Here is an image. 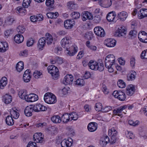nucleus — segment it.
<instances>
[{
  "label": "nucleus",
  "instance_id": "nucleus-52",
  "mask_svg": "<svg viewBox=\"0 0 147 147\" xmlns=\"http://www.w3.org/2000/svg\"><path fill=\"white\" fill-rule=\"evenodd\" d=\"M135 29L132 30L129 32V34L131 36L132 38L135 37L137 34V32Z\"/></svg>",
  "mask_w": 147,
  "mask_h": 147
},
{
  "label": "nucleus",
  "instance_id": "nucleus-38",
  "mask_svg": "<svg viewBox=\"0 0 147 147\" xmlns=\"http://www.w3.org/2000/svg\"><path fill=\"white\" fill-rule=\"evenodd\" d=\"M67 6L69 9H75L77 6V4L74 1H70L67 3Z\"/></svg>",
  "mask_w": 147,
  "mask_h": 147
},
{
  "label": "nucleus",
  "instance_id": "nucleus-8",
  "mask_svg": "<svg viewBox=\"0 0 147 147\" xmlns=\"http://www.w3.org/2000/svg\"><path fill=\"white\" fill-rule=\"evenodd\" d=\"M94 30L95 34L98 36L103 37L105 35V32L104 29L101 27H95Z\"/></svg>",
  "mask_w": 147,
  "mask_h": 147
},
{
  "label": "nucleus",
  "instance_id": "nucleus-42",
  "mask_svg": "<svg viewBox=\"0 0 147 147\" xmlns=\"http://www.w3.org/2000/svg\"><path fill=\"white\" fill-rule=\"evenodd\" d=\"M131 74L127 76V80L128 81H132L134 80L136 78V73L135 71H132Z\"/></svg>",
  "mask_w": 147,
  "mask_h": 147
},
{
  "label": "nucleus",
  "instance_id": "nucleus-21",
  "mask_svg": "<svg viewBox=\"0 0 147 147\" xmlns=\"http://www.w3.org/2000/svg\"><path fill=\"white\" fill-rule=\"evenodd\" d=\"M97 124L94 122H91L88 125V129L90 132H94L97 129Z\"/></svg>",
  "mask_w": 147,
  "mask_h": 147
},
{
  "label": "nucleus",
  "instance_id": "nucleus-44",
  "mask_svg": "<svg viewBox=\"0 0 147 147\" xmlns=\"http://www.w3.org/2000/svg\"><path fill=\"white\" fill-rule=\"evenodd\" d=\"M32 0H24L22 5L23 7L25 8H27L30 5Z\"/></svg>",
  "mask_w": 147,
  "mask_h": 147
},
{
  "label": "nucleus",
  "instance_id": "nucleus-61",
  "mask_svg": "<svg viewBox=\"0 0 147 147\" xmlns=\"http://www.w3.org/2000/svg\"><path fill=\"white\" fill-rule=\"evenodd\" d=\"M66 130L67 131V134L68 135H73L74 131L72 128L67 127Z\"/></svg>",
  "mask_w": 147,
  "mask_h": 147
},
{
  "label": "nucleus",
  "instance_id": "nucleus-56",
  "mask_svg": "<svg viewBox=\"0 0 147 147\" xmlns=\"http://www.w3.org/2000/svg\"><path fill=\"white\" fill-rule=\"evenodd\" d=\"M108 61H105V65L106 68L110 67H111L113 66L115 64V62H108Z\"/></svg>",
  "mask_w": 147,
  "mask_h": 147
},
{
  "label": "nucleus",
  "instance_id": "nucleus-49",
  "mask_svg": "<svg viewBox=\"0 0 147 147\" xmlns=\"http://www.w3.org/2000/svg\"><path fill=\"white\" fill-rule=\"evenodd\" d=\"M76 84L81 86H82L84 84V80L81 79H78L76 80Z\"/></svg>",
  "mask_w": 147,
  "mask_h": 147
},
{
  "label": "nucleus",
  "instance_id": "nucleus-12",
  "mask_svg": "<svg viewBox=\"0 0 147 147\" xmlns=\"http://www.w3.org/2000/svg\"><path fill=\"white\" fill-rule=\"evenodd\" d=\"M73 140L71 138H68V139H64L61 142V147H70L72 144Z\"/></svg>",
  "mask_w": 147,
  "mask_h": 147
},
{
  "label": "nucleus",
  "instance_id": "nucleus-57",
  "mask_svg": "<svg viewBox=\"0 0 147 147\" xmlns=\"http://www.w3.org/2000/svg\"><path fill=\"white\" fill-rule=\"evenodd\" d=\"M42 75V73L38 71H35L33 73V76L36 78H39Z\"/></svg>",
  "mask_w": 147,
  "mask_h": 147
},
{
  "label": "nucleus",
  "instance_id": "nucleus-43",
  "mask_svg": "<svg viewBox=\"0 0 147 147\" xmlns=\"http://www.w3.org/2000/svg\"><path fill=\"white\" fill-rule=\"evenodd\" d=\"M70 118L71 121L72 120H76L78 118V115L77 114L74 112H73L69 114Z\"/></svg>",
  "mask_w": 147,
  "mask_h": 147
},
{
  "label": "nucleus",
  "instance_id": "nucleus-18",
  "mask_svg": "<svg viewBox=\"0 0 147 147\" xmlns=\"http://www.w3.org/2000/svg\"><path fill=\"white\" fill-rule=\"evenodd\" d=\"M33 111L34 110L32 108V105H31L30 106H27L24 112L26 116L29 117L32 116V113Z\"/></svg>",
  "mask_w": 147,
  "mask_h": 147
},
{
  "label": "nucleus",
  "instance_id": "nucleus-7",
  "mask_svg": "<svg viewBox=\"0 0 147 147\" xmlns=\"http://www.w3.org/2000/svg\"><path fill=\"white\" fill-rule=\"evenodd\" d=\"M32 108L35 112H38L40 111H45L47 109V108L40 104H36L32 105Z\"/></svg>",
  "mask_w": 147,
  "mask_h": 147
},
{
  "label": "nucleus",
  "instance_id": "nucleus-16",
  "mask_svg": "<svg viewBox=\"0 0 147 147\" xmlns=\"http://www.w3.org/2000/svg\"><path fill=\"white\" fill-rule=\"evenodd\" d=\"M33 139L36 143L42 142L43 138L41 133L35 134L33 136Z\"/></svg>",
  "mask_w": 147,
  "mask_h": 147
},
{
  "label": "nucleus",
  "instance_id": "nucleus-5",
  "mask_svg": "<svg viewBox=\"0 0 147 147\" xmlns=\"http://www.w3.org/2000/svg\"><path fill=\"white\" fill-rule=\"evenodd\" d=\"M127 32L125 27L123 26H120L116 31L115 36L116 37H121L124 36Z\"/></svg>",
  "mask_w": 147,
  "mask_h": 147
},
{
  "label": "nucleus",
  "instance_id": "nucleus-19",
  "mask_svg": "<svg viewBox=\"0 0 147 147\" xmlns=\"http://www.w3.org/2000/svg\"><path fill=\"white\" fill-rule=\"evenodd\" d=\"M127 16V13L126 12L122 11L118 13L117 17L118 19H119L121 21H124L126 19Z\"/></svg>",
  "mask_w": 147,
  "mask_h": 147
},
{
  "label": "nucleus",
  "instance_id": "nucleus-2",
  "mask_svg": "<svg viewBox=\"0 0 147 147\" xmlns=\"http://www.w3.org/2000/svg\"><path fill=\"white\" fill-rule=\"evenodd\" d=\"M47 70L54 79L56 78L58 76L59 74V70L55 66L53 65L49 66L47 67Z\"/></svg>",
  "mask_w": 147,
  "mask_h": 147
},
{
  "label": "nucleus",
  "instance_id": "nucleus-11",
  "mask_svg": "<svg viewBox=\"0 0 147 147\" xmlns=\"http://www.w3.org/2000/svg\"><path fill=\"white\" fill-rule=\"evenodd\" d=\"M99 5L104 7H108L112 4L111 0H100L98 1Z\"/></svg>",
  "mask_w": 147,
  "mask_h": 147
},
{
  "label": "nucleus",
  "instance_id": "nucleus-28",
  "mask_svg": "<svg viewBox=\"0 0 147 147\" xmlns=\"http://www.w3.org/2000/svg\"><path fill=\"white\" fill-rule=\"evenodd\" d=\"M24 38L22 35L18 34L16 35L14 37V40L15 42L18 43L22 42L24 40Z\"/></svg>",
  "mask_w": 147,
  "mask_h": 147
},
{
  "label": "nucleus",
  "instance_id": "nucleus-32",
  "mask_svg": "<svg viewBox=\"0 0 147 147\" xmlns=\"http://www.w3.org/2000/svg\"><path fill=\"white\" fill-rule=\"evenodd\" d=\"M51 121L54 123H59L61 121L60 117L58 115H54L51 118Z\"/></svg>",
  "mask_w": 147,
  "mask_h": 147
},
{
  "label": "nucleus",
  "instance_id": "nucleus-34",
  "mask_svg": "<svg viewBox=\"0 0 147 147\" xmlns=\"http://www.w3.org/2000/svg\"><path fill=\"white\" fill-rule=\"evenodd\" d=\"M24 68V63L22 61H20L18 62L16 65V68L17 70L20 72Z\"/></svg>",
  "mask_w": 147,
  "mask_h": 147
},
{
  "label": "nucleus",
  "instance_id": "nucleus-45",
  "mask_svg": "<svg viewBox=\"0 0 147 147\" xmlns=\"http://www.w3.org/2000/svg\"><path fill=\"white\" fill-rule=\"evenodd\" d=\"M96 70H98L100 71H102L104 69V64L103 63H100L99 65L97 63V64L96 66Z\"/></svg>",
  "mask_w": 147,
  "mask_h": 147
},
{
  "label": "nucleus",
  "instance_id": "nucleus-31",
  "mask_svg": "<svg viewBox=\"0 0 147 147\" xmlns=\"http://www.w3.org/2000/svg\"><path fill=\"white\" fill-rule=\"evenodd\" d=\"M46 39L44 37L40 38L38 41V47L39 49H41L45 46L46 43Z\"/></svg>",
  "mask_w": 147,
  "mask_h": 147
},
{
  "label": "nucleus",
  "instance_id": "nucleus-37",
  "mask_svg": "<svg viewBox=\"0 0 147 147\" xmlns=\"http://www.w3.org/2000/svg\"><path fill=\"white\" fill-rule=\"evenodd\" d=\"M7 83V78L5 77H3L0 81V88L3 89Z\"/></svg>",
  "mask_w": 147,
  "mask_h": 147
},
{
  "label": "nucleus",
  "instance_id": "nucleus-6",
  "mask_svg": "<svg viewBox=\"0 0 147 147\" xmlns=\"http://www.w3.org/2000/svg\"><path fill=\"white\" fill-rule=\"evenodd\" d=\"M113 95L115 98H117L121 101H124L126 98L125 94L121 91H114L113 92Z\"/></svg>",
  "mask_w": 147,
  "mask_h": 147
},
{
  "label": "nucleus",
  "instance_id": "nucleus-33",
  "mask_svg": "<svg viewBox=\"0 0 147 147\" xmlns=\"http://www.w3.org/2000/svg\"><path fill=\"white\" fill-rule=\"evenodd\" d=\"M18 95L21 98L26 100L28 94H27V92L26 90H20L19 92Z\"/></svg>",
  "mask_w": 147,
  "mask_h": 147
},
{
  "label": "nucleus",
  "instance_id": "nucleus-36",
  "mask_svg": "<svg viewBox=\"0 0 147 147\" xmlns=\"http://www.w3.org/2000/svg\"><path fill=\"white\" fill-rule=\"evenodd\" d=\"M6 124L9 125H13L14 124V120L12 117L9 115L7 116L5 119Z\"/></svg>",
  "mask_w": 147,
  "mask_h": 147
},
{
  "label": "nucleus",
  "instance_id": "nucleus-35",
  "mask_svg": "<svg viewBox=\"0 0 147 147\" xmlns=\"http://www.w3.org/2000/svg\"><path fill=\"white\" fill-rule=\"evenodd\" d=\"M97 64V63L92 60H91L88 63V66L91 69L96 70V66Z\"/></svg>",
  "mask_w": 147,
  "mask_h": 147
},
{
  "label": "nucleus",
  "instance_id": "nucleus-4",
  "mask_svg": "<svg viewBox=\"0 0 147 147\" xmlns=\"http://www.w3.org/2000/svg\"><path fill=\"white\" fill-rule=\"evenodd\" d=\"M108 135L111 138L110 143L114 144L116 142V137L117 135V131L114 127H112L109 130Z\"/></svg>",
  "mask_w": 147,
  "mask_h": 147
},
{
  "label": "nucleus",
  "instance_id": "nucleus-51",
  "mask_svg": "<svg viewBox=\"0 0 147 147\" xmlns=\"http://www.w3.org/2000/svg\"><path fill=\"white\" fill-rule=\"evenodd\" d=\"M17 31L18 33L22 34L24 32L25 28L24 26H19L17 28Z\"/></svg>",
  "mask_w": 147,
  "mask_h": 147
},
{
  "label": "nucleus",
  "instance_id": "nucleus-1",
  "mask_svg": "<svg viewBox=\"0 0 147 147\" xmlns=\"http://www.w3.org/2000/svg\"><path fill=\"white\" fill-rule=\"evenodd\" d=\"M44 99L46 103L49 104H54L57 101L55 96L50 92L47 93L45 94Z\"/></svg>",
  "mask_w": 147,
  "mask_h": 147
},
{
  "label": "nucleus",
  "instance_id": "nucleus-53",
  "mask_svg": "<svg viewBox=\"0 0 147 147\" xmlns=\"http://www.w3.org/2000/svg\"><path fill=\"white\" fill-rule=\"evenodd\" d=\"M100 17L99 15H96L95 16L93 19L94 22L96 23H98L100 21Z\"/></svg>",
  "mask_w": 147,
  "mask_h": 147
},
{
  "label": "nucleus",
  "instance_id": "nucleus-23",
  "mask_svg": "<svg viewBox=\"0 0 147 147\" xmlns=\"http://www.w3.org/2000/svg\"><path fill=\"white\" fill-rule=\"evenodd\" d=\"M3 101L6 104L10 103L12 100V97L10 95L6 94L3 96Z\"/></svg>",
  "mask_w": 147,
  "mask_h": 147
},
{
  "label": "nucleus",
  "instance_id": "nucleus-13",
  "mask_svg": "<svg viewBox=\"0 0 147 147\" xmlns=\"http://www.w3.org/2000/svg\"><path fill=\"white\" fill-rule=\"evenodd\" d=\"M31 78L30 70L28 69L26 70L25 71L23 76L24 81L26 82H28L30 81Z\"/></svg>",
  "mask_w": 147,
  "mask_h": 147
},
{
  "label": "nucleus",
  "instance_id": "nucleus-10",
  "mask_svg": "<svg viewBox=\"0 0 147 147\" xmlns=\"http://www.w3.org/2000/svg\"><path fill=\"white\" fill-rule=\"evenodd\" d=\"M104 43L108 47H112L116 45V41L112 38H108L106 39Z\"/></svg>",
  "mask_w": 147,
  "mask_h": 147
},
{
  "label": "nucleus",
  "instance_id": "nucleus-39",
  "mask_svg": "<svg viewBox=\"0 0 147 147\" xmlns=\"http://www.w3.org/2000/svg\"><path fill=\"white\" fill-rule=\"evenodd\" d=\"M54 0H46V5L47 7L50 8V9H52L54 8L53 5Z\"/></svg>",
  "mask_w": 147,
  "mask_h": 147
},
{
  "label": "nucleus",
  "instance_id": "nucleus-50",
  "mask_svg": "<svg viewBox=\"0 0 147 147\" xmlns=\"http://www.w3.org/2000/svg\"><path fill=\"white\" fill-rule=\"evenodd\" d=\"M138 37L140 41L143 42L147 43V34L146 35L141 36V38L138 36Z\"/></svg>",
  "mask_w": 147,
  "mask_h": 147
},
{
  "label": "nucleus",
  "instance_id": "nucleus-58",
  "mask_svg": "<svg viewBox=\"0 0 147 147\" xmlns=\"http://www.w3.org/2000/svg\"><path fill=\"white\" fill-rule=\"evenodd\" d=\"M112 110V107L110 106H107L102 108V112L106 113Z\"/></svg>",
  "mask_w": 147,
  "mask_h": 147
},
{
  "label": "nucleus",
  "instance_id": "nucleus-14",
  "mask_svg": "<svg viewBox=\"0 0 147 147\" xmlns=\"http://www.w3.org/2000/svg\"><path fill=\"white\" fill-rule=\"evenodd\" d=\"M68 49H66L67 53L70 56H72L75 55L77 51V48L74 46H71L70 48L69 47Z\"/></svg>",
  "mask_w": 147,
  "mask_h": 147
},
{
  "label": "nucleus",
  "instance_id": "nucleus-22",
  "mask_svg": "<svg viewBox=\"0 0 147 147\" xmlns=\"http://www.w3.org/2000/svg\"><path fill=\"white\" fill-rule=\"evenodd\" d=\"M116 14L115 12L113 11L108 13L107 16V19L109 22H115V17Z\"/></svg>",
  "mask_w": 147,
  "mask_h": 147
},
{
  "label": "nucleus",
  "instance_id": "nucleus-41",
  "mask_svg": "<svg viewBox=\"0 0 147 147\" xmlns=\"http://www.w3.org/2000/svg\"><path fill=\"white\" fill-rule=\"evenodd\" d=\"M73 19H77L79 18L80 16V13L78 12H73L70 15Z\"/></svg>",
  "mask_w": 147,
  "mask_h": 147
},
{
  "label": "nucleus",
  "instance_id": "nucleus-25",
  "mask_svg": "<svg viewBox=\"0 0 147 147\" xmlns=\"http://www.w3.org/2000/svg\"><path fill=\"white\" fill-rule=\"evenodd\" d=\"M135 91L134 87L132 85L128 86L126 88V93L128 95L131 96Z\"/></svg>",
  "mask_w": 147,
  "mask_h": 147
},
{
  "label": "nucleus",
  "instance_id": "nucleus-47",
  "mask_svg": "<svg viewBox=\"0 0 147 147\" xmlns=\"http://www.w3.org/2000/svg\"><path fill=\"white\" fill-rule=\"evenodd\" d=\"M95 110L96 111H99L102 110V105L100 102L96 103L95 106Z\"/></svg>",
  "mask_w": 147,
  "mask_h": 147
},
{
  "label": "nucleus",
  "instance_id": "nucleus-59",
  "mask_svg": "<svg viewBox=\"0 0 147 147\" xmlns=\"http://www.w3.org/2000/svg\"><path fill=\"white\" fill-rule=\"evenodd\" d=\"M126 135L127 137L130 139H132L134 138V136L133 133L131 132L127 131L126 132Z\"/></svg>",
  "mask_w": 147,
  "mask_h": 147
},
{
  "label": "nucleus",
  "instance_id": "nucleus-62",
  "mask_svg": "<svg viewBox=\"0 0 147 147\" xmlns=\"http://www.w3.org/2000/svg\"><path fill=\"white\" fill-rule=\"evenodd\" d=\"M32 95H33V93L28 94L25 100L28 102H31L32 100Z\"/></svg>",
  "mask_w": 147,
  "mask_h": 147
},
{
  "label": "nucleus",
  "instance_id": "nucleus-55",
  "mask_svg": "<svg viewBox=\"0 0 147 147\" xmlns=\"http://www.w3.org/2000/svg\"><path fill=\"white\" fill-rule=\"evenodd\" d=\"M139 122L138 121H136L135 122L132 120H129L128 121V123L130 125L133 126H136L138 125Z\"/></svg>",
  "mask_w": 147,
  "mask_h": 147
},
{
  "label": "nucleus",
  "instance_id": "nucleus-9",
  "mask_svg": "<svg viewBox=\"0 0 147 147\" xmlns=\"http://www.w3.org/2000/svg\"><path fill=\"white\" fill-rule=\"evenodd\" d=\"M74 80L73 76L71 74L67 75L63 79L62 83L65 85L71 84Z\"/></svg>",
  "mask_w": 147,
  "mask_h": 147
},
{
  "label": "nucleus",
  "instance_id": "nucleus-46",
  "mask_svg": "<svg viewBox=\"0 0 147 147\" xmlns=\"http://www.w3.org/2000/svg\"><path fill=\"white\" fill-rule=\"evenodd\" d=\"M117 85L119 87L121 88H123L126 86L125 83L122 80H119L117 82Z\"/></svg>",
  "mask_w": 147,
  "mask_h": 147
},
{
  "label": "nucleus",
  "instance_id": "nucleus-3",
  "mask_svg": "<svg viewBox=\"0 0 147 147\" xmlns=\"http://www.w3.org/2000/svg\"><path fill=\"white\" fill-rule=\"evenodd\" d=\"M71 37L69 36H65L63 38L61 42L62 47L67 50L68 49L71 43Z\"/></svg>",
  "mask_w": 147,
  "mask_h": 147
},
{
  "label": "nucleus",
  "instance_id": "nucleus-63",
  "mask_svg": "<svg viewBox=\"0 0 147 147\" xmlns=\"http://www.w3.org/2000/svg\"><path fill=\"white\" fill-rule=\"evenodd\" d=\"M130 65L132 67H134L135 63V59L134 57H132L130 59Z\"/></svg>",
  "mask_w": 147,
  "mask_h": 147
},
{
  "label": "nucleus",
  "instance_id": "nucleus-26",
  "mask_svg": "<svg viewBox=\"0 0 147 147\" xmlns=\"http://www.w3.org/2000/svg\"><path fill=\"white\" fill-rule=\"evenodd\" d=\"M127 107L126 106L123 105L117 108L116 109L114 110L113 111V114L120 116V114H119V113H121L124 109H126Z\"/></svg>",
  "mask_w": 147,
  "mask_h": 147
},
{
  "label": "nucleus",
  "instance_id": "nucleus-27",
  "mask_svg": "<svg viewBox=\"0 0 147 147\" xmlns=\"http://www.w3.org/2000/svg\"><path fill=\"white\" fill-rule=\"evenodd\" d=\"M10 114L11 115L10 116L15 119H18L20 116L19 111L17 109H15V110L13 109L11 110L10 112Z\"/></svg>",
  "mask_w": 147,
  "mask_h": 147
},
{
  "label": "nucleus",
  "instance_id": "nucleus-20",
  "mask_svg": "<svg viewBox=\"0 0 147 147\" xmlns=\"http://www.w3.org/2000/svg\"><path fill=\"white\" fill-rule=\"evenodd\" d=\"M50 62L52 64L57 63L58 64H61L63 63V61L62 58L57 57L54 58L50 59Z\"/></svg>",
  "mask_w": 147,
  "mask_h": 147
},
{
  "label": "nucleus",
  "instance_id": "nucleus-24",
  "mask_svg": "<svg viewBox=\"0 0 147 147\" xmlns=\"http://www.w3.org/2000/svg\"><path fill=\"white\" fill-rule=\"evenodd\" d=\"M46 43L48 45H51L53 42V38L52 36L49 33H47L46 34L45 37Z\"/></svg>",
  "mask_w": 147,
  "mask_h": 147
},
{
  "label": "nucleus",
  "instance_id": "nucleus-64",
  "mask_svg": "<svg viewBox=\"0 0 147 147\" xmlns=\"http://www.w3.org/2000/svg\"><path fill=\"white\" fill-rule=\"evenodd\" d=\"M26 147H38L36 146L35 142H33L31 141L29 142Z\"/></svg>",
  "mask_w": 147,
  "mask_h": 147
},
{
  "label": "nucleus",
  "instance_id": "nucleus-40",
  "mask_svg": "<svg viewBox=\"0 0 147 147\" xmlns=\"http://www.w3.org/2000/svg\"><path fill=\"white\" fill-rule=\"evenodd\" d=\"M25 8L22 7H18L17 8V12L22 15H24L26 12V9Z\"/></svg>",
  "mask_w": 147,
  "mask_h": 147
},
{
  "label": "nucleus",
  "instance_id": "nucleus-54",
  "mask_svg": "<svg viewBox=\"0 0 147 147\" xmlns=\"http://www.w3.org/2000/svg\"><path fill=\"white\" fill-rule=\"evenodd\" d=\"M142 59H147V50L143 51L140 55Z\"/></svg>",
  "mask_w": 147,
  "mask_h": 147
},
{
  "label": "nucleus",
  "instance_id": "nucleus-29",
  "mask_svg": "<svg viewBox=\"0 0 147 147\" xmlns=\"http://www.w3.org/2000/svg\"><path fill=\"white\" fill-rule=\"evenodd\" d=\"M8 47V45L5 42L0 41V52L3 53L7 50V48Z\"/></svg>",
  "mask_w": 147,
  "mask_h": 147
},
{
  "label": "nucleus",
  "instance_id": "nucleus-15",
  "mask_svg": "<svg viewBox=\"0 0 147 147\" xmlns=\"http://www.w3.org/2000/svg\"><path fill=\"white\" fill-rule=\"evenodd\" d=\"M75 24V22L73 20H68L65 21L64 22L65 27L67 29L72 28Z\"/></svg>",
  "mask_w": 147,
  "mask_h": 147
},
{
  "label": "nucleus",
  "instance_id": "nucleus-60",
  "mask_svg": "<svg viewBox=\"0 0 147 147\" xmlns=\"http://www.w3.org/2000/svg\"><path fill=\"white\" fill-rule=\"evenodd\" d=\"M34 40L33 38H30L29 39L27 42V45L28 47L32 46L33 44Z\"/></svg>",
  "mask_w": 147,
  "mask_h": 147
},
{
  "label": "nucleus",
  "instance_id": "nucleus-17",
  "mask_svg": "<svg viewBox=\"0 0 147 147\" xmlns=\"http://www.w3.org/2000/svg\"><path fill=\"white\" fill-rule=\"evenodd\" d=\"M138 16L139 19H142L147 17V9H140L138 12Z\"/></svg>",
  "mask_w": 147,
  "mask_h": 147
},
{
  "label": "nucleus",
  "instance_id": "nucleus-30",
  "mask_svg": "<svg viewBox=\"0 0 147 147\" xmlns=\"http://www.w3.org/2000/svg\"><path fill=\"white\" fill-rule=\"evenodd\" d=\"M61 121H62L65 123H66L69 121H71L69 114L67 113L64 114L61 116Z\"/></svg>",
  "mask_w": 147,
  "mask_h": 147
},
{
  "label": "nucleus",
  "instance_id": "nucleus-48",
  "mask_svg": "<svg viewBox=\"0 0 147 147\" xmlns=\"http://www.w3.org/2000/svg\"><path fill=\"white\" fill-rule=\"evenodd\" d=\"M105 59H107L113 62H115V58L113 55H109L106 57Z\"/></svg>",
  "mask_w": 147,
  "mask_h": 147
}]
</instances>
